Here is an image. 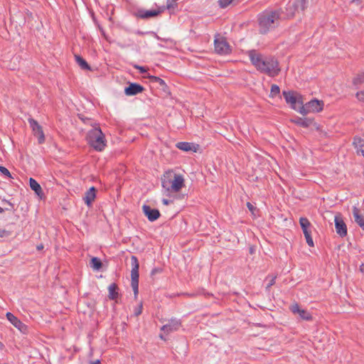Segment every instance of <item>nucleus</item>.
Here are the masks:
<instances>
[{"mask_svg": "<svg viewBox=\"0 0 364 364\" xmlns=\"http://www.w3.org/2000/svg\"><path fill=\"white\" fill-rule=\"evenodd\" d=\"M251 63L257 70L271 77L277 76L280 72L277 60L272 57H263L255 50L248 52Z\"/></svg>", "mask_w": 364, "mask_h": 364, "instance_id": "nucleus-1", "label": "nucleus"}, {"mask_svg": "<svg viewBox=\"0 0 364 364\" xmlns=\"http://www.w3.org/2000/svg\"><path fill=\"white\" fill-rule=\"evenodd\" d=\"M281 9L265 10L258 15V23L260 33L265 34L271 29L277 27L282 18Z\"/></svg>", "mask_w": 364, "mask_h": 364, "instance_id": "nucleus-2", "label": "nucleus"}, {"mask_svg": "<svg viewBox=\"0 0 364 364\" xmlns=\"http://www.w3.org/2000/svg\"><path fill=\"white\" fill-rule=\"evenodd\" d=\"M161 184L167 191L177 193L184 186V178L182 175L168 171L164 175Z\"/></svg>", "mask_w": 364, "mask_h": 364, "instance_id": "nucleus-3", "label": "nucleus"}, {"mask_svg": "<svg viewBox=\"0 0 364 364\" xmlns=\"http://www.w3.org/2000/svg\"><path fill=\"white\" fill-rule=\"evenodd\" d=\"M87 144L97 151H102L106 146L105 134L100 127H94L90 129L86 136Z\"/></svg>", "mask_w": 364, "mask_h": 364, "instance_id": "nucleus-4", "label": "nucleus"}, {"mask_svg": "<svg viewBox=\"0 0 364 364\" xmlns=\"http://www.w3.org/2000/svg\"><path fill=\"white\" fill-rule=\"evenodd\" d=\"M131 264H132V271H131V285L135 297L137 296L139 293V264L138 262V259L136 256H132L131 257Z\"/></svg>", "mask_w": 364, "mask_h": 364, "instance_id": "nucleus-5", "label": "nucleus"}, {"mask_svg": "<svg viewBox=\"0 0 364 364\" xmlns=\"http://www.w3.org/2000/svg\"><path fill=\"white\" fill-rule=\"evenodd\" d=\"M282 94L286 102L290 105L291 108L298 112L299 106H301L304 103L302 96L294 91H283Z\"/></svg>", "mask_w": 364, "mask_h": 364, "instance_id": "nucleus-6", "label": "nucleus"}, {"mask_svg": "<svg viewBox=\"0 0 364 364\" xmlns=\"http://www.w3.org/2000/svg\"><path fill=\"white\" fill-rule=\"evenodd\" d=\"M323 101L312 100L305 105L303 104L301 106H299L298 112L303 115H306L310 112H318L323 109Z\"/></svg>", "mask_w": 364, "mask_h": 364, "instance_id": "nucleus-7", "label": "nucleus"}, {"mask_svg": "<svg viewBox=\"0 0 364 364\" xmlns=\"http://www.w3.org/2000/svg\"><path fill=\"white\" fill-rule=\"evenodd\" d=\"M28 122L34 136L38 138V144H43L45 141V136L42 127L38 123L36 120L32 118L28 119Z\"/></svg>", "mask_w": 364, "mask_h": 364, "instance_id": "nucleus-8", "label": "nucleus"}, {"mask_svg": "<svg viewBox=\"0 0 364 364\" xmlns=\"http://www.w3.org/2000/svg\"><path fill=\"white\" fill-rule=\"evenodd\" d=\"M215 50L220 55H225L230 52L228 43L224 38L215 39Z\"/></svg>", "mask_w": 364, "mask_h": 364, "instance_id": "nucleus-9", "label": "nucleus"}, {"mask_svg": "<svg viewBox=\"0 0 364 364\" xmlns=\"http://www.w3.org/2000/svg\"><path fill=\"white\" fill-rule=\"evenodd\" d=\"M353 82L356 89L362 90L356 93V97L359 100L364 102V73L355 77Z\"/></svg>", "mask_w": 364, "mask_h": 364, "instance_id": "nucleus-10", "label": "nucleus"}, {"mask_svg": "<svg viewBox=\"0 0 364 364\" xmlns=\"http://www.w3.org/2000/svg\"><path fill=\"white\" fill-rule=\"evenodd\" d=\"M336 231L338 235L343 237L347 235V226L343 219L339 216H335L334 219Z\"/></svg>", "mask_w": 364, "mask_h": 364, "instance_id": "nucleus-11", "label": "nucleus"}, {"mask_svg": "<svg viewBox=\"0 0 364 364\" xmlns=\"http://www.w3.org/2000/svg\"><path fill=\"white\" fill-rule=\"evenodd\" d=\"M144 214L147 217L149 221H155L161 215L159 210L155 208H151L148 205H144L142 207Z\"/></svg>", "mask_w": 364, "mask_h": 364, "instance_id": "nucleus-12", "label": "nucleus"}, {"mask_svg": "<svg viewBox=\"0 0 364 364\" xmlns=\"http://www.w3.org/2000/svg\"><path fill=\"white\" fill-rule=\"evenodd\" d=\"M7 319L21 332L25 333L27 331V326L22 323L17 317L10 312L6 314Z\"/></svg>", "mask_w": 364, "mask_h": 364, "instance_id": "nucleus-13", "label": "nucleus"}, {"mask_svg": "<svg viewBox=\"0 0 364 364\" xmlns=\"http://www.w3.org/2000/svg\"><path fill=\"white\" fill-rule=\"evenodd\" d=\"M181 325V323L179 320L172 318L168 321L167 324L164 325L161 328V330L166 333H169L174 331H177L180 328Z\"/></svg>", "mask_w": 364, "mask_h": 364, "instance_id": "nucleus-14", "label": "nucleus"}, {"mask_svg": "<svg viewBox=\"0 0 364 364\" xmlns=\"http://www.w3.org/2000/svg\"><path fill=\"white\" fill-rule=\"evenodd\" d=\"M144 87L137 83H130L129 85L124 89V93L127 96L136 95L142 92Z\"/></svg>", "mask_w": 364, "mask_h": 364, "instance_id": "nucleus-15", "label": "nucleus"}, {"mask_svg": "<svg viewBox=\"0 0 364 364\" xmlns=\"http://www.w3.org/2000/svg\"><path fill=\"white\" fill-rule=\"evenodd\" d=\"M161 11L160 10H144L139 9L136 12V16L141 18H149L158 16Z\"/></svg>", "mask_w": 364, "mask_h": 364, "instance_id": "nucleus-16", "label": "nucleus"}, {"mask_svg": "<svg viewBox=\"0 0 364 364\" xmlns=\"http://www.w3.org/2000/svg\"><path fill=\"white\" fill-rule=\"evenodd\" d=\"M96 192L97 189L95 187H91L89 188L87 191L85 193V196L83 197V200L87 206H90L92 203L95 200L96 198Z\"/></svg>", "mask_w": 364, "mask_h": 364, "instance_id": "nucleus-17", "label": "nucleus"}, {"mask_svg": "<svg viewBox=\"0 0 364 364\" xmlns=\"http://www.w3.org/2000/svg\"><path fill=\"white\" fill-rule=\"evenodd\" d=\"M291 122L304 128H307L312 124L313 119L307 117H295L291 119Z\"/></svg>", "mask_w": 364, "mask_h": 364, "instance_id": "nucleus-18", "label": "nucleus"}, {"mask_svg": "<svg viewBox=\"0 0 364 364\" xmlns=\"http://www.w3.org/2000/svg\"><path fill=\"white\" fill-rule=\"evenodd\" d=\"M353 215L355 222L364 230V217L360 213L358 208L353 207Z\"/></svg>", "mask_w": 364, "mask_h": 364, "instance_id": "nucleus-19", "label": "nucleus"}, {"mask_svg": "<svg viewBox=\"0 0 364 364\" xmlns=\"http://www.w3.org/2000/svg\"><path fill=\"white\" fill-rule=\"evenodd\" d=\"M176 146L178 149L185 151H193L196 152L198 150V145L195 146L193 144L189 142H178Z\"/></svg>", "mask_w": 364, "mask_h": 364, "instance_id": "nucleus-20", "label": "nucleus"}, {"mask_svg": "<svg viewBox=\"0 0 364 364\" xmlns=\"http://www.w3.org/2000/svg\"><path fill=\"white\" fill-rule=\"evenodd\" d=\"M148 78L150 80L151 82L158 83L164 92H167L168 86L164 80L154 75H149L148 76Z\"/></svg>", "mask_w": 364, "mask_h": 364, "instance_id": "nucleus-21", "label": "nucleus"}, {"mask_svg": "<svg viewBox=\"0 0 364 364\" xmlns=\"http://www.w3.org/2000/svg\"><path fill=\"white\" fill-rule=\"evenodd\" d=\"M109 291V298L112 300H114L117 298L118 294V287L115 283L111 284L108 287Z\"/></svg>", "mask_w": 364, "mask_h": 364, "instance_id": "nucleus-22", "label": "nucleus"}, {"mask_svg": "<svg viewBox=\"0 0 364 364\" xmlns=\"http://www.w3.org/2000/svg\"><path fill=\"white\" fill-rule=\"evenodd\" d=\"M297 11H299V7L294 3L288 4L286 7L287 18L293 17Z\"/></svg>", "mask_w": 364, "mask_h": 364, "instance_id": "nucleus-23", "label": "nucleus"}, {"mask_svg": "<svg viewBox=\"0 0 364 364\" xmlns=\"http://www.w3.org/2000/svg\"><path fill=\"white\" fill-rule=\"evenodd\" d=\"M29 185L31 188L35 191L37 195H40L42 193V188L40 184L33 178L29 179Z\"/></svg>", "mask_w": 364, "mask_h": 364, "instance_id": "nucleus-24", "label": "nucleus"}, {"mask_svg": "<svg viewBox=\"0 0 364 364\" xmlns=\"http://www.w3.org/2000/svg\"><path fill=\"white\" fill-rule=\"evenodd\" d=\"M75 58L76 63L79 65V66L82 69H83V70H90V67L88 65V63L80 55H75Z\"/></svg>", "mask_w": 364, "mask_h": 364, "instance_id": "nucleus-25", "label": "nucleus"}, {"mask_svg": "<svg viewBox=\"0 0 364 364\" xmlns=\"http://www.w3.org/2000/svg\"><path fill=\"white\" fill-rule=\"evenodd\" d=\"M90 266L94 269L99 270L102 267V263L99 258L92 257L90 261Z\"/></svg>", "mask_w": 364, "mask_h": 364, "instance_id": "nucleus-26", "label": "nucleus"}, {"mask_svg": "<svg viewBox=\"0 0 364 364\" xmlns=\"http://www.w3.org/2000/svg\"><path fill=\"white\" fill-rule=\"evenodd\" d=\"M299 223L303 232L309 230V228L310 227L311 224L307 218H301L299 220Z\"/></svg>", "mask_w": 364, "mask_h": 364, "instance_id": "nucleus-27", "label": "nucleus"}, {"mask_svg": "<svg viewBox=\"0 0 364 364\" xmlns=\"http://www.w3.org/2000/svg\"><path fill=\"white\" fill-rule=\"evenodd\" d=\"M303 232L304 234V236H305V238H306V243L310 247H314V241H313V239H312L311 235V231L310 230H307V231H304Z\"/></svg>", "mask_w": 364, "mask_h": 364, "instance_id": "nucleus-28", "label": "nucleus"}, {"mask_svg": "<svg viewBox=\"0 0 364 364\" xmlns=\"http://www.w3.org/2000/svg\"><path fill=\"white\" fill-rule=\"evenodd\" d=\"M294 3L299 7V9L304 11L306 7L308 0H296Z\"/></svg>", "mask_w": 364, "mask_h": 364, "instance_id": "nucleus-29", "label": "nucleus"}, {"mask_svg": "<svg viewBox=\"0 0 364 364\" xmlns=\"http://www.w3.org/2000/svg\"><path fill=\"white\" fill-rule=\"evenodd\" d=\"M299 315L300 316V317L302 319L306 320V321H309L312 318L310 313H309L307 311H306L304 309H301V311H300Z\"/></svg>", "mask_w": 364, "mask_h": 364, "instance_id": "nucleus-30", "label": "nucleus"}, {"mask_svg": "<svg viewBox=\"0 0 364 364\" xmlns=\"http://www.w3.org/2000/svg\"><path fill=\"white\" fill-rule=\"evenodd\" d=\"M234 0H219L218 4L221 8H226Z\"/></svg>", "mask_w": 364, "mask_h": 364, "instance_id": "nucleus-31", "label": "nucleus"}, {"mask_svg": "<svg viewBox=\"0 0 364 364\" xmlns=\"http://www.w3.org/2000/svg\"><path fill=\"white\" fill-rule=\"evenodd\" d=\"M280 89L277 85H272L271 87V95L272 97L276 96L279 94Z\"/></svg>", "mask_w": 364, "mask_h": 364, "instance_id": "nucleus-32", "label": "nucleus"}, {"mask_svg": "<svg viewBox=\"0 0 364 364\" xmlns=\"http://www.w3.org/2000/svg\"><path fill=\"white\" fill-rule=\"evenodd\" d=\"M0 171L2 174H4V176H6L9 178L11 177V173L9 172V171L4 166H0Z\"/></svg>", "mask_w": 364, "mask_h": 364, "instance_id": "nucleus-33", "label": "nucleus"}, {"mask_svg": "<svg viewBox=\"0 0 364 364\" xmlns=\"http://www.w3.org/2000/svg\"><path fill=\"white\" fill-rule=\"evenodd\" d=\"M247 207L249 210L252 213V215H255V211H257V208L250 202L247 203Z\"/></svg>", "mask_w": 364, "mask_h": 364, "instance_id": "nucleus-34", "label": "nucleus"}, {"mask_svg": "<svg viewBox=\"0 0 364 364\" xmlns=\"http://www.w3.org/2000/svg\"><path fill=\"white\" fill-rule=\"evenodd\" d=\"M11 234V232L9 230H0V237H8Z\"/></svg>", "mask_w": 364, "mask_h": 364, "instance_id": "nucleus-35", "label": "nucleus"}, {"mask_svg": "<svg viewBox=\"0 0 364 364\" xmlns=\"http://www.w3.org/2000/svg\"><path fill=\"white\" fill-rule=\"evenodd\" d=\"M291 310L294 314H299L301 309H300L298 304L292 305L291 307Z\"/></svg>", "mask_w": 364, "mask_h": 364, "instance_id": "nucleus-36", "label": "nucleus"}, {"mask_svg": "<svg viewBox=\"0 0 364 364\" xmlns=\"http://www.w3.org/2000/svg\"><path fill=\"white\" fill-rule=\"evenodd\" d=\"M134 68L139 70L140 73L144 74L147 72V68L140 65H134Z\"/></svg>", "mask_w": 364, "mask_h": 364, "instance_id": "nucleus-37", "label": "nucleus"}, {"mask_svg": "<svg viewBox=\"0 0 364 364\" xmlns=\"http://www.w3.org/2000/svg\"><path fill=\"white\" fill-rule=\"evenodd\" d=\"M142 312V304L141 303L139 307L135 310L134 314L135 316H139Z\"/></svg>", "mask_w": 364, "mask_h": 364, "instance_id": "nucleus-38", "label": "nucleus"}, {"mask_svg": "<svg viewBox=\"0 0 364 364\" xmlns=\"http://www.w3.org/2000/svg\"><path fill=\"white\" fill-rule=\"evenodd\" d=\"M161 272H162V269L161 268H154L151 270V275L154 276V275H155L156 274L161 273Z\"/></svg>", "mask_w": 364, "mask_h": 364, "instance_id": "nucleus-39", "label": "nucleus"}, {"mask_svg": "<svg viewBox=\"0 0 364 364\" xmlns=\"http://www.w3.org/2000/svg\"><path fill=\"white\" fill-rule=\"evenodd\" d=\"M275 279H276V277H273L270 279V281H269V284H267V287H266V288H267V289H268L269 288H270L272 285H274V284H275Z\"/></svg>", "mask_w": 364, "mask_h": 364, "instance_id": "nucleus-40", "label": "nucleus"}, {"mask_svg": "<svg viewBox=\"0 0 364 364\" xmlns=\"http://www.w3.org/2000/svg\"><path fill=\"white\" fill-rule=\"evenodd\" d=\"M177 0H167V8L171 9L173 8V6L172 3L176 2Z\"/></svg>", "mask_w": 364, "mask_h": 364, "instance_id": "nucleus-41", "label": "nucleus"}, {"mask_svg": "<svg viewBox=\"0 0 364 364\" xmlns=\"http://www.w3.org/2000/svg\"><path fill=\"white\" fill-rule=\"evenodd\" d=\"M162 203H163V204H164V205H169L171 203H172V201H171V200H168V199L164 198V199L162 200Z\"/></svg>", "mask_w": 364, "mask_h": 364, "instance_id": "nucleus-42", "label": "nucleus"}, {"mask_svg": "<svg viewBox=\"0 0 364 364\" xmlns=\"http://www.w3.org/2000/svg\"><path fill=\"white\" fill-rule=\"evenodd\" d=\"M4 201H5L10 206V208H6V210H11L14 208L13 204L11 203H10L9 201H7V200H5Z\"/></svg>", "mask_w": 364, "mask_h": 364, "instance_id": "nucleus-43", "label": "nucleus"}, {"mask_svg": "<svg viewBox=\"0 0 364 364\" xmlns=\"http://www.w3.org/2000/svg\"><path fill=\"white\" fill-rule=\"evenodd\" d=\"M90 364H102L99 360L91 361Z\"/></svg>", "mask_w": 364, "mask_h": 364, "instance_id": "nucleus-44", "label": "nucleus"}, {"mask_svg": "<svg viewBox=\"0 0 364 364\" xmlns=\"http://www.w3.org/2000/svg\"><path fill=\"white\" fill-rule=\"evenodd\" d=\"M360 270L362 272H364V263L362 264L360 267Z\"/></svg>", "mask_w": 364, "mask_h": 364, "instance_id": "nucleus-45", "label": "nucleus"}, {"mask_svg": "<svg viewBox=\"0 0 364 364\" xmlns=\"http://www.w3.org/2000/svg\"><path fill=\"white\" fill-rule=\"evenodd\" d=\"M250 252L251 254H253V252H254V249H253V247H250Z\"/></svg>", "mask_w": 364, "mask_h": 364, "instance_id": "nucleus-46", "label": "nucleus"}, {"mask_svg": "<svg viewBox=\"0 0 364 364\" xmlns=\"http://www.w3.org/2000/svg\"><path fill=\"white\" fill-rule=\"evenodd\" d=\"M43 245H39V246L37 247V249L39 250L43 249Z\"/></svg>", "mask_w": 364, "mask_h": 364, "instance_id": "nucleus-47", "label": "nucleus"}, {"mask_svg": "<svg viewBox=\"0 0 364 364\" xmlns=\"http://www.w3.org/2000/svg\"><path fill=\"white\" fill-rule=\"evenodd\" d=\"M159 337L163 339V340H166V338L164 337L163 334H160L159 335Z\"/></svg>", "mask_w": 364, "mask_h": 364, "instance_id": "nucleus-48", "label": "nucleus"}, {"mask_svg": "<svg viewBox=\"0 0 364 364\" xmlns=\"http://www.w3.org/2000/svg\"><path fill=\"white\" fill-rule=\"evenodd\" d=\"M4 348V344L0 341V349Z\"/></svg>", "mask_w": 364, "mask_h": 364, "instance_id": "nucleus-49", "label": "nucleus"}, {"mask_svg": "<svg viewBox=\"0 0 364 364\" xmlns=\"http://www.w3.org/2000/svg\"><path fill=\"white\" fill-rule=\"evenodd\" d=\"M4 210L2 208L0 207V213H3Z\"/></svg>", "mask_w": 364, "mask_h": 364, "instance_id": "nucleus-50", "label": "nucleus"}]
</instances>
